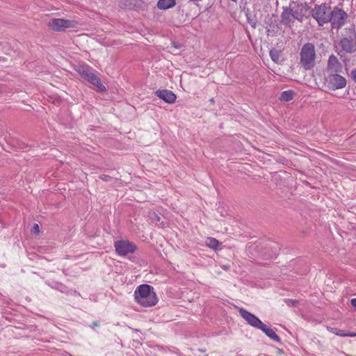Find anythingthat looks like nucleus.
Instances as JSON below:
<instances>
[{"instance_id":"26","label":"nucleus","mask_w":356,"mask_h":356,"mask_svg":"<svg viewBox=\"0 0 356 356\" xmlns=\"http://www.w3.org/2000/svg\"><path fill=\"white\" fill-rule=\"evenodd\" d=\"M222 268H223V269H225V270H228V269H229V267H228V266H224Z\"/></svg>"},{"instance_id":"18","label":"nucleus","mask_w":356,"mask_h":356,"mask_svg":"<svg viewBox=\"0 0 356 356\" xmlns=\"http://www.w3.org/2000/svg\"><path fill=\"white\" fill-rule=\"evenodd\" d=\"M206 245L207 247H209L214 250H219L220 243L217 239H216L214 238H212V237L207 238V241H206Z\"/></svg>"},{"instance_id":"12","label":"nucleus","mask_w":356,"mask_h":356,"mask_svg":"<svg viewBox=\"0 0 356 356\" xmlns=\"http://www.w3.org/2000/svg\"><path fill=\"white\" fill-rule=\"evenodd\" d=\"M156 95L168 103H172L176 99L175 95L168 90H159L156 92Z\"/></svg>"},{"instance_id":"16","label":"nucleus","mask_w":356,"mask_h":356,"mask_svg":"<svg viewBox=\"0 0 356 356\" xmlns=\"http://www.w3.org/2000/svg\"><path fill=\"white\" fill-rule=\"evenodd\" d=\"M327 329L329 332L340 337H356V333L355 332L346 333L342 330L330 327H328Z\"/></svg>"},{"instance_id":"2","label":"nucleus","mask_w":356,"mask_h":356,"mask_svg":"<svg viewBox=\"0 0 356 356\" xmlns=\"http://www.w3.org/2000/svg\"><path fill=\"white\" fill-rule=\"evenodd\" d=\"M315 46L310 42L303 44L300 51V65L305 70H312L316 65Z\"/></svg>"},{"instance_id":"8","label":"nucleus","mask_w":356,"mask_h":356,"mask_svg":"<svg viewBox=\"0 0 356 356\" xmlns=\"http://www.w3.org/2000/svg\"><path fill=\"white\" fill-rule=\"evenodd\" d=\"M326 80L329 87L334 90L343 88L346 86V79L337 73L330 74Z\"/></svg>"},{"instance_id":"24","label":"nucleus","mask_w":356,"mask_h":356,"mask_svg":"<svg viewBox=\"0 0 356 356\" xmlns=\"http://www.w3.org/2000/svg\"><path fill=\"white\" fill-rule=\"evenodd\" d=\"M351 78L356 83V69L351 72Z\"/></svg>"},{"instance_id":"13","label":"nucleus","mask_w":356,"mask_h":356,"mask_svg":"<svg viewBox=\"0 0 356 356\" xmlns=\"http://www.w3.org/2000/svg\"><path fill=\"white\" fill-rule=\"evenodd\" d=\"M282 23L285 26L291 27L296 19L290 8L285 9L281 15Z\"/></svg>"},{"instance_id":"19","label":"nucleus","mask_w":356,"mask_h":356,"mask_svg":"<svg viewBox=\"0 0 356 356\" xmlns=\"http://www.w3.org/2000/svg\"><path fill=\"white\" fill-rule=\"evenodd\" d=\"M294 92L292 90H286L282 92L280 99L285 102H289L293 99Z\"/></svg>"},{"instance_id":"15","label":"nucleus","mask_w":356,"mask_h":356,"mask_svg":"<svg viewBox=\"0 0 356 356\" xmlns=\"http://www.w3.org/2000/svg\"><path fill=\"white\" fill-rule=\"evenodd\" d=\"M259 330H262L269 338L273 339L274 341L278 342L280 341V338L275 333L274 330L269 327L266 325L262 323V325L259 327Z\"/></svg>"},{"instance_id":"23","label":"nucleus","mask_w":356,"mask_h":356,"mask_svg":"<svg viewBox=\"0 0 356 356\" xmlns=\"http://www.w3.org/2000/svg\"><path fill=\"white\" fill-rule=\"evenodd\" d=\"M286 303L289 306H295L298 303V301L292 299H288L286 300Z\"/></svg>"},{"instance_id":"27","label":"nucleus","mask_w":356,"mask_h":356,"mask_svg":"<svg viewBox=\"0 0 356 356\" xmlns=\"http://www.w3.org/2000/svg\"><path fill=\"white\" fill-rule=\"evenodd\" d=\"M92 324H93V326H97L98 325V324L97 323H95V322H94Z\"/></svg>"},{"instance_id":"22","label":"nucleus","mask_w":356,"mask_h":356,"mask_svg":"<svg viewBox=\"0 0 356 356\" xmlns=\"http://www.w3.org/2000/svg\"><path fill=\"white\" fill-rule=\"evenodd\" d=\"M31 232L35 234H38L40 232V227L38 224L35 223L32 227Z\"/></svg>"},{"instance_id":"9","label":"nucleus","mask_w":356,"mask_h":356,"mask_svg":"<svg viewBox=\"0 0 356 356\" xmlns=\"http://www.w3.org/2000/svg\"><path fill=\"white\" fill-rule=\"evenodd\" d=\"M296 20L301 22L303 17L308 13L309 8L305 3H293L289 8Z\"/></svg>"},{"instance_id":"10","label":"nucleus","mask_w":356,"mask_h":356,"mask_svg":"<svg viewBox=\"0 0 356 356\" xmlns=\"http://www.w3.org/2000/svg\"><path fill=\"white\" fill-rule=\"evenodd\" d=\"M238 312L241 316L244 318L251 326L259 329V327L262 325V322L259 319V318L248 312L245 309L240 308L238 309Z\"/></svg>"},{"instance_id":"3","label":"nucleus","mask_w":356,"mask_h":356,"mask_svg":"<svg viewBox=\"0 0 356 356\" xmlns=\"http://www.w3.org/2000/svg\"><path fill=\"white\" fill-rule=\"evenodd\" d=\"M340 45L342 49L347 53H353L356 51V32L353 24L344 29Z\"/></svg>"},{"instance_id":"17","label":"nucleus","mask_w":356,"mask_h":356,"mask_svg":"<svg viewBox=\"0 0 356 356\" xmlns=\"http://www.w3.org/2000/svg\"><path fill=\"white\" fill-rule=\"evenodd\" d=\"M175 5V0H159L157 6L161 10H166Z\"/></svg>"},{"instance_id":"20","label":"nucleus","mask_w":356,"mask_h":356,"mask_svg":"<svg viewBox=\"0 0 356 356\" xmlns=\"http://www.w3.org/2000/svg\"><path fill=\"white\" fill-rule=\"evenodd\" d=\"M77 72L81 75V76L87 81H89V70L86 66H79Z\"/></svg>"},{"instance_id":"14","label":"nucleus","mask_w":356,"mask_h":356,"mask_svg":"<svg viewBox=\"0 0 356 356\" xmlns=\"http://www.w3.org/2000/svg\"><path fill=\"white\" fill-rule=\"evenodd\" d=\"M90 83L95 87V90L98 92H104L106 90V86L102 83L101 79L96 75L90 73Z\"/></svg>"},{"instance_id":"25","label":"nucleus","mask_w":356,"mask_h":356,"mask_svg":"<svg viewBox=\"0 0 356 356\" xmlns=\"http://www.w3.org/2000/svg\"><path fill=\"white\" fill-rule=\"evenodd\" d=\"M351 305L353 307L356 309V298H353L351 300Z\"/></svg>"},{"instance_id":"11","label":"nucleus","mask_w":356,"mask_h":356,"mask_svg":"<svg viewBox=\"0 0 356 356\" xmlns=\"http://www.w3.org/2000/svg\"><path fill=\"white\" fill-rule=\"evenodd\" d=\"M341 70L342 65L338 58L334 55L330 56L327 62V71L330 74H337L341 72Z\"/></svg>"},{"instance_id":"6","label":"nucleus","mask_w":356,"mask_h":356,"mask_svg":"<svg viewBox=\"0 0 356 356\" xmlns=\"http://www.w3.org/2000/svg\"><path fill=\"white\" fill-rule=\"evenodd\" d=\"M114 247L120 256H126L127 254L134 253L137 250V246L134 243L123 240L115 242Z\"/></svg>"},{"instance_id":"4","label":"nucleus","mask_w":356,"mask_h":356,"mask_svg":"<svg viewBox=\"0 0 356 356\" xmlns=\"http://www.w3.org/2000/svg\"><path fill=\"white\" fill-rule=\"evenodd\" d=\"M331 8L325 4L316 6L312 10V17L318 22L320 26L328 23L332 18Z\"/></svg>"},{"instance_id":"5","label":"nucleus","mask_w":356,"mask_h":356,"mask_svg":"<svg viewBox=\"0 0 356 356\" xmlns=\"http://www.w3.org/2000/svg\"><path fill=\"white\" fill-rule=\"evenodd\" d=\"M77 22L74 20L64 19H53L48 22V26L50 29L55 31H62L65 29L75 28Z\"/></svg>"},{"instance_id":"7","label":"nucleus","mask_w":356,"mask_h":356,"mask_svg":"<svg viewBox=\"0 0 356 356\" xmlns=\"http://www.w3.org/2000/svg\"><path fill=\"white\" fill-rule=\"evenodd\" d=\"M330 16L332 18L330 22L332 23V27L337 29L344 24L348 17V15L344 10L337 7L331 11Z\"/></svg>"},{"instance_id":"21","label":"nucleus","mask_w":356,"mask_h":356,"mask_svg":"<svg viewBox=\"0 0 356 356\" xmlns=\"http://www.w3.org/2000/svg\"><path fill=\"white\" fill-rule=\"evenodd\" d=\"M270 58L271 59L275 62V63H277L280 60V56H279V54L277 51H273V50H271L270 51Z\"/></svg>"},{"instance_id":"1","label":"nucleus","mask_w":356,"mask_h":356,"mask_svg":"<svg viewBox=\"0 0 356 356\" xmlns=\"http://www.w3.org/2000/svg\"><path fill=\"white\" fill-rule=\"evenodd\" d=\"M136 302L143 307L155 306L158 302V297L154 288L149 284H140L134 291Z\"/></svg>"}]
</instances>
